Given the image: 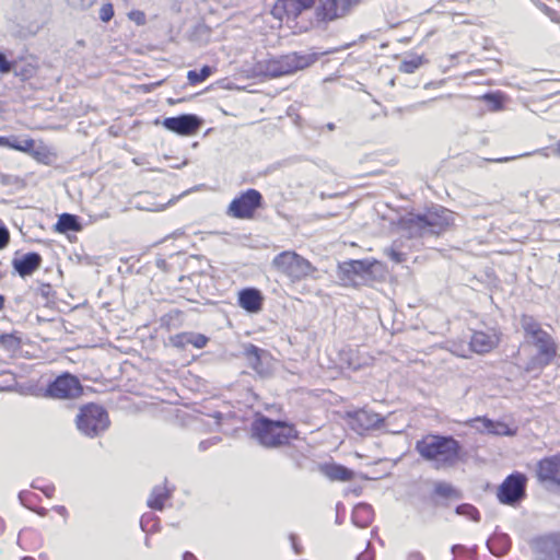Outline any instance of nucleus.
<instances>
[{
    "label": "nucleus",
    "mask_w": 560,
    "mask_h": 560,
    "mask_svg": "<svg viewBox=\"0 0 560 560\" xmlns=\"http://www.w3.org/2000/svg\"><path fill=\"white\" fill-rule=\"evenodd\" d=\"M415 450L435 469L453 468L463 459V445L453 435L427 434L416 442Z\"/></svg>",
    "instance_id": "f257e3e1"
},
{
    "label": "nucleus",
    "mask_w": 560,
    "mask_h": 560,
    "mask_svg": "<svg viewBox=\"0 0 560 560\" xmlns=\"http://www.w3.org/2000/svg\"><path fill=\"white\" fill-rule=\"evenodd\" d=\"M454 222L453 212L435 206L423 213H409L400 219V228L409 237L436 236L445 232Z\"/></svg>",
    "instance_id": "f03ea898"
},
{
    "label": "nucleus",
    "mask_w": 560,
    "mask_h": 560,
    "mask_svg": "<svg viewBox=\"0 0 560 560\" xmlns=\"http://www.w3.org/2000/svg\"><path fill=\"white\" fill-rule=\"evenodd\" d=\"M252 436L264 447L276 448L298 438L294 425L258 415L250 424Z\"/></svg>",
    "instance_id": "7ed1b4c3"
},
{
    "label": "nucleus",
    "mask_w": 560,
    "mask_h": 560,
    "mask_svg": "<svg viewBox=\"0 0 560 560\" xmlns=\"http://www.w3.org/2000/svg\"><path fill=\"white\" fill-rule=\"evenodd\" d=\"M317 60L316 54L291 52L278 58L257 62L253 71L265 78H279L310 67Z\"/></svg>",
    "instance_id": "20e7f679"
},
{
    "label": "nucleus",
    "mask_w": 560,
    "mask_h": 560,
    "mask_svg": "<svg viewBox=\"0 0 560 560\" xmlns=\"http://www.w3.org/2000/svg\"><path fill=\"white\" fill-rule=\"evenodd\" d=\"M382 271V264L376 259H350L338 266V278L345 285L357 287L375 278V271Z\"/></svg>",
    "instance_id": "39448f33"
},
{
    "label": "nucleus",
    "mask_w": 560,
    "mask_h": 560,
    "mask_svg": "<svg viewBox=\"0 0 560 560\" xmlns=\"http://www.w3.org/2000/svg\"><path fill=\"white\" fill-rule=\"evenodd\" d=\"M79 432L88 438H96L103 434L110 421L107 411L100 405L86 404L82 406L75 417Z\"/></svg>",
    "instance_id": "423d86ee"
},
{
    "label": "nucleus",
    "mask_w": 560,
    "mask_h": 560,
    "mask_svg": "<svg viewBox=\"0 0 560 560\" xmlns=\"http://www.w3.org/2000/svg\"><path fill=\"white\" fill-rule=\"evenodd\" d=\"M272 266L293 282L301 281L315 270L307 259L291 250H284L276 255L272 259Z\"/></svg>",
    "instance_id": "0eeeda50"
},
{
    "label": "nucleus",
    "mask_w": 560,
    "mask_h": 560,
    "mask_svg": "<svg viewBox=\"0 0 560 560\" xmlns=\"http://www.w3.org/2000/svg\"><path fill=\"white\" fill-rule=\"evenodd\" d=\"M537 351L524 365L526 373H535L538 376L541 371L548 366L557 355L558 346L550 334L540 337L538 340L529 342Z\"/></svg>",
    "instance_id": "6e6552de"
},
{
    "label": "nucleus",
    "mask_w": 560,
    "mask_h": 560,
    "mask_svg": "<svg viewBox=\"0 0 560 560\" xmlns=\"http://www.w3.org/2000/svg\"><path fill=\"white\" fill-rule=\"evenodd\" d=\"M362 0H316L315 19L317 23H328L348 16Z\"/></svg>",
    "instance_id": "1a4fd4ad"
},
{
    "label": "nucleus",
    "mask_w": 560,
    "mask_h": 560,
    "mask_svg": "<svg viewBox=\"0 0 560 560\" xmlns=\"http://www.w3.org/2000/svg\"><path fill=\"white\" fill-rule=\"evenodd\" d=\"M262 202V195L257 189L248 188L230 202L226 214L234 219H252Z\"/></svg>",
    "instance_id": "9d476101"
},
{
    "label": "nucleus",
    "mask_w": 560,
    "mask_h": 560,
    "mask_svg": "<svg viewBox=\"0 0 560 560\" xmlns=\"http://www.w3.org/2000/svg\"><path fill=\"white\" fill-rule=\"evenodd\" d=\"M82 393L83 387L80 380L68 372L58 375L45 388V396L54 399H74Z\"/></svg>",
    "instance_id": "9b49d317"
},
{
    "label": "nucleus",
    "mask_w": 560,
    "mask_h": 560,
    "mask_svg": "<svg viewBox=\"0 0 560 560\" xmlns=\"http://www.w3.org/2000/svg\"><path fill=\"white\" fill-rule=\"evenodd\" d=\"M526 477L522 472L509 475L498 489V499L506 505H515L526 495Z\"/></svg>",
    "instance_id": "f8f14e48"
},
{
    "label": "nucleus",
    "mask_w": 560,
    "mask_h": 560,
    "mask_svg": "<svg viewBox=\"0 0 560 560\" xmlns=\"http://www.w3.org/2000/svg\"><path fill=\"white\" fill-rule=\"evenodd\" d=\"M384 417L370 409H359L348 412L347 422L355 433L363 435L371 430H377L384 424Z\"/></svg>",
    "instance_id": "ddd939ff"
},
{
    "label": "nucleus",
    "mask_w": 560,
    "mask_h": 560,
    "mask_svg": "<svg viewBox=\"0 0 560 560\" xmlns=\"http://www.w3.org/2000/svg\"><path fill=\"white\" fill-rule=\"evenodd\" d=\"M202 119L195 114H180L174 117H166L162 126L179 136H192L201 127Z\"/></svg>",
    "instance_id": "4468645a"
},
{
    "label": "nucleus",
    "mask_w": 560,
    "mask_h": 560,
    "mask_svg": "<svg viewBox=\"0 0 560 560\" xmlns=\"http://www.w3.org/2000/svg\"><path fill=\"white\" fill-rule=\"evenodd\" d=\"M537 560H560V535L550 534L537 537L532 544Z\"/></svg>",
    "instance_id": "2eb2a0df"
},
{
    "label": "nucleus",
    "mask_w": 560,
    "mask_h": 560,
    "mask_svg": "<svg viewBox=\"0 0 560 560\" xmlns=\"http://www.w3.org/2000/svg\"><path fill=\"white\" fill-rule=\"evenodd\" d=\"M243 355L248 365L259 375H267L271 372V355L269 351L253 343L244 346Z\"/></svg>",
    "instance_id": "dca6fc26"
},
{
    "label": "nucleus",
    "mask_w": 560,
    "mask_h": 560,
    "mask_svg": "<svg viewBox=\"0 0 560 560\" xmlns=\"http://www.w3.org/2000/svg\"><path fill=\"white\" fill-rule=\"evenodd\" d=\"M536 476L541 483L560 487V454L541 458L537 463Z\"/></svg>",
    "instance_id": "f3484780"
},
{
    "label": "nucleus",
    "mask_w": 560,
    "mask_h": 560,
    "mask_svg": "<svg viewBox=\"0 0 560 560\" xmlns=\"http://www.w3.org/2000/svg\"><path fill=\"white\" fill-rule=\"evenodd\" d=\"M315 5L316 0H278L272 8V14L280 20L283 18H296L304 10Z\"/></svg>",
    "instance_id": "a211bd4d"
},
{
    "label": "nucleus",
    "mask_w": 560,
    "mask_h": 560,
    "mask_svg": "<svg viewBox=\"0 0 560 560\" xmlns=\"http://www.w3.org/2000/svg\"><path fill=\"white\" fill-rule=\"evenodd\" d=\"M500 342L497 334H488L485 331H474L469 341L470 349L478 353L483 354L490 352Z\"/></svg>",
    "instance_id": "6ab92c4d"
},
{
    "label": "nucleus",
    "mask_w": 560,
    "mask_h": 560,
    "mask_svg": "<svg viewBox=\"0 0 560 560\" xmlns=\"http://www.w3.org/2000/svg\"><path fill=\"white\" fill-rule=\"evenodd\" d=\"M42 260V256L38 253L30 252L21 258H14L12 266L14 270L24 278L35 272L40 267Z\"/></svg>",
    "instance_id": "aec40b11"
},
{
    "label": "nucleus",
    "mask_w": 560,
    "mask_h": 560,
    "mask_svg": "<svg viewBox=\"0 0 560 560\" xmlns=\"http://www.w3.org/2000/svg\"><path fill=\"white\" fill-rule=\"evenodd\" d=\"M262 294L258 289L246 288L238 293V305L248 313H257L262 307Z\"/></svg>",
    "instance_id": "412c9836"
},
{
    "label": "nucleus",
    "mask_w": 560,
    "mask_h": 560,
    "mask_svg": "<svg viewBox=\"0 0 560 560\" xmlns=\"http://www.w3.org/2000/svg\"><path fill=\"white\" fill-rule=\"evenodd\" d=\"M374 518L373 508L364 502L358 503L353 510L351 515V521L353 525L360 528H366L371 525Z\"/></svg>",
    "instance_id": "4be33fe9"
},
{
    "label": "nucleus",
    "mask_w": 560,
    "mask_h": 560,
    "mask_svg": "<svg viewBox=\"0 0 560 560\" xmlns=\"http://www.w3.org/2000/svg\"><path fill=\"white\" fill-rule=\"evenodd\" d=\"M521 326L527 342H532V340H538L540 337H544L548 334L541 328V325L532 315H522Z\"/></svg>",
    "instance_id": "5701e85b"
},
{
    "label": "nucleus",
    "mask_w": 560,
    "mask_h": 560,
    "mask_svg": "<svg viewBox=\"0 0 560 560\" xmlns=\"http://www.w3.org/2000/svg\"><path fill=\"white\" fill-rule=\"evenodd\" d=\"M322 472L332 481H349L353 478V470L340 464H326L320 468Z\"/></svg>",
    "instance_id": "b1692460"
},
{
    "label": "nucleus",
    "mask_w": 560,
    "mask_h": 560,
    "mask_svg": "<svg viewBox=\"0 0 560 560\" xmlns=\"http://www.w3.org/2000/svg\"><path fill=\"white\" fill-rule=\"evenodd\" d=\"M487 547L493 556L501 557L510 550L511 539L506 534L494 533L488 538Z\"/></svg>",
    "instance_id": "393cba45"
},
{
    "label": "nucleus",
    "mask_w": 560,
    "mask_h": 560,
    "mask_svg": "<svg viewBox=\"0 0 560 560\" xmlns=\"http://www.w3.org/2000/svg\"><path fill=\"white\" fill-rule=\"evenodd\" d=\"M172 495V490L168 489L165 485H158L153 487L147 504L150 509L162 511L164 509V503Z\"/></svg>",
    "instance_id": "a878e982"
},
{
    "label": "nucleus",
    "mask_w": 560,
    "mask_h": 560,
    "mask_svg": "<svg viewBox=\"0 0 560 560\" xmlns=\"http://www.w3.org/2000/svg\"><path fill=\"white\" fill-rule=\"evenodd\" d=\"M55 229L59 233L78 232L81 230V223L75 214L66 212L59 215Z\"/></svg>",
    "instance_id": "bb28decb"
},
{
    "label": "nucleus",
    "mask_w": 560,
    "mask_h": 560,
    "mask_svg": "<svg viewBox=\"0 0 560 560\" xmlns=\"http://www.w3.org/2000/svg\"><path fill=\"white\" fill-rule=\"evenodd\" d=\"M176 346L192 345L197 349H202L208 343V337L202 334L184 332L176 335Z\"/></svg>",
    "instance_id": "cd10ccee"
},
{
    "label": "nucleus",
    "mask_w": 560,
    "mask_h": 560,
    "mask_svg": "<svg viewBox=\"0 0 560 560\" xmlns=\"http://www.w3.org/2000/svg\"><path fill=\"white\" fill-rule=\"evenodd\" d=\"M477 421L482 422L483 430H486L490 434L502 436H510L514 434V431L511 430L510 427L504 422L492 421L488 418H477Z\"/></svg>",
    "instance_id": "c85d7f7f"
},
{
    "label": "nucleus",
    "mask_w": 560,
    "mask_h": 560,
    "mask_svg": "<svg viewBox=\"0 0 560 560\" xmlns=\"http://www.w3.org/2000/svg\"><path fill=\"white\" fill-rule=\"evenodd\" d=\"M140 527L147 535L154 534L160 530V518L153 512H147L140 518Z\"/></svg>",
    "instance_id": "c756f323"
},
{
    "label": "nucleus",
    "mask_w": 560,
    "mask_h": 560,
    "mask_svg": "<svg viewBox=\"0 0 560 560\" xmlns=\"http://www.w3.org/2000/svg\"><path fill=\"white\" fill-rule=\"evenodd\" d=\"M21 337L16 332L1 334L0 348L9 352H16L21 349Z\"/></svg>",
    "instance_id": "7c9ffc66"
},
{
    "label": "nucleus",
    "mask_w": 560,
    "mask_h": 560,
    "mask_svg": "<svg viewBox=\"0 0 560 560\" xmlns=\"http://www.w3.org/2000/svg\"><path fill=\"white\" fill-rule=\"evenodd\" d=\"M213 72L210 66H203L200 70H190L187 73L189 84L196 85L207 80Z\"/></svg>",
    "instance_id": "2f4dec72"
},
{
    "label": "nucleus",
    "mask_w": 560,
    "mask_h": 560,
    "mask_svg": "<svg viewBox=\"0 0 560 560\" xmlns=\"http://www.w3.org/2000/svg\"><path fill=\"white\" fill-rule=\"evenodd\" d=\"M434 492L442 498H462L460 491L447 482H438L434 487Z\"/></svg>",
    "instance_id": "473e14b6"
},
{
    "label": "nucleus",
    "mask_w": 560,
    "mask_h": 560,
    "mask_svg": "<svg viewBox=\"0 0 560 560\" xmlns=\"http://www.w3.org/2000/svg\"><path fill=\"white\" fill-rule=\"evenodd\" d=\"M481 100L488 104L492 112H498L503 108L504 96L500 92H488L481 96Z\"/></svg>",
    "instance_id": "72a5a7b5"
},
{
    "label": "nucleus",
    "mask_w": 560,
    "mask_h": 560,
    "mask_svg": "<svg viewBox=\"0 0 560 560\" xmlns=\"http://www.w3.org/2000/svg\"><path fill=\"white\" fill-rule=\"evenodd\" d=\"M456 514L465 516L474 522L480 521V513L478 509L469 503H462L455 509Z\"/></svg>",
    "instance_id": "f704fd0d"
},
{
    "label": "nucleus",
    "mask_w": 560,
    "mask_h": 560,
    "mask_svg": "<svg viewBox=\"0 0 560 560\" xmlns=\"http://www.w3.org/2000/svg\"><path fill=\"white\" fill-rule=\"evenodd\" d=\"M0 184L7 187L22 189L26 186L25 179L18 175L0 173Z\"/></svg>",
    "instance_id": "c9c22d12"
},
{
    "label": "nucleus",
    "mask_w": 560,
    "mask_h": 560,
    "mask_svg": "<svg viewBox=\"0 0 560 560\" xmlns=\"http://www.w3.org/2000/svg\"><path fill=\"white\" fill-rule=\"evenodd\" d=\"M35 147V141L31 138L19 139L12 136L11 149L31 154Z\"/></svg>",
    "instance_id": "e433bc0d"
},
{
    "label": "nucleus",
    "mask_w": 560,
    "mask_h": 560,
    "mask_svg": "<svg viewBox=\"0 0 560 560\" xmlns=\"http://www.w3.org/2000/svg\"><path fill=\"white\" fill-rule=\"evenodd\" d=\"M384 253L396 264H401L407 260V255L399 249L397 241H395L390 247L385 248Z\"/></svg>",
    "instance_id": "4c0bfd02"
},
{
    "label": "nucleus",
    "mask_w": 560,
    "mask_h": 560,
    "mask_svg": "<svg viewBox=\"0 0 560 560\" xmlns=\"http://www.w3.org/2000/svg\"><path fill=\"white\" fill-rule=\"evenodd\" d=\"M19 500L21 504L28 510H34V506H36V503L39 501V497L28 490H22L19 493Z\"/></svg>",
    "instance_id": "58836bf2"
},
{
    "label": "nucleus",
    "mask_w": 560,
    "mask_h": 560,
    "mask_svg": "<svg viewBox=\"0 0 560 560\" xmlns=\"http://www.w3.org/2000/svg\"><path fill=\"white\" fill-rule=\"evenodd\" d=\"M31 155L39 163L46 165L50 163L51 153L46 145L34 147Z\"/></svg>",
    "instance_id": "ea45409f"
},
{
    "label": "nucleus",
    "mask_w": 560,
    "mask_h": 560,
    "mask_svg": "<svg viewBox=\"0 0 560 560\" xmlns=\"http://www.w3.org/2000/svg\"><path fill=\"white\" fill-rule=\"evenodd\" d=\"M422 57L419 56L404 60L399 66V70L404 73H413L422 65Z\"/></svg>",
    "instance_id": "a19ab883"
},
{
    "label": "nucleus",
    "mask_w": 560,
    "mask_h": 560,
    "mask_svg": "<svg viewBox=\"0 0 560 560\" xmlns=\"http://www.w3.org/2000/svg\"><path fill=\"white\" fill-rule=\"evenodd\" d=\"M534 4L546 14L552 22L560 24V14L540 0H532Z\"/></svg>",
    "instance_id": "79ce46f5"
},
{
    "label": "nucleus",
    "mask_w": 560,
    "mask_h": 560,
    "mask_svg": "<svg viewBox=\"0 0 560 560\" xmlns=\"http://www.w3.org/2000/svg\"><path fill=\"white\" fill-rule=\"evenodd\" d=\"M33 489L42 491L47 498H52L55 493V486L51 483H45L40 478L33 480L31 483Z\"/></svg>",
    "instance_id": "37998d69"
},
{
    "label": "nucleus",
    "mask_w": 560,
    "mask_h": 560,
    "mask_svg": "<svg viewBox=\"0 0 560 560\" xmlns=\"http://www.w3.org/2000/svg\"><path fill=\"white\" fill-rule=\"evenodd\" d=\"M435 98H432V100H428V101H422V102H418V103H415V104H411L405 108L402 107H397L395 109V112L397 113H402V112H407V113H412V112H416L424 106H427L429 103L433 102Z\"/></svg>",
    "instance_id": "c03bdc74"
},
{
    "label": "nucleus",
    "mask_w": 560,
    "mask_h": 560,
    "mask_svg": "<svg viewBox=\"0 0 560 560\" xmlns=\"http://www.w3.org/2000/svg\"><path fill=\"white\" fill-rule=\"evenodd\" d=\"M113 16H114L113 5L110 3L103 4L100 10V19L103 22H108L112 20Z\"/></svg>",
    "instance_id": "a18cd8bd"
},
{
    "label": "nucleus",
    "mask_w": 560,
    "mask_h": 560,
    "mask_svg": "<svg viewBox=\"0 0 560 560\" xmlns=\"http://www.w3.org/2000/svg\"><path fill=\"white\" fill-rule=\"evenodd\" d=\"M10 242V232L5 224L0 220V249L7 247Z\"/></svg>",
    "instance_id": "49530a36"
},
{
    "label": "nucleus",
    "mask_w": 560,
    "mask_h": 560,
    "mask_svg": "<svg viewBox=\"0 0 560 560\" xmlns=\"http://www.w3.org/2000/svg\"><path fill=\"white\" fill-rule=\"evenodd\" d=\"M13 68V62L9 61L5 55L0 51V72L9 73Z\"/></svg>",
    "instance_id": "de8ad7c7"
},
{
    "label": "nucleus",
    "mask_w": 560,
    "mask_h": 560,
    "mask_svg": "<svg viewBox=\"0 0 560 560\" xmlns=\"http://www.w3.org/2000/svg\"><path fill=\"white\" fill-rule=\"evenodd\" d=\"M221 441V438L220 436H213V438H210L208 440H203L199 443V448L201 451H206L207 448H209L210 446L212 445H215L218 444L219 442Z\"/></svg>",
    "instance_id": "09e8293b"
},
{
    "label": "nucleus",
    "mask_w": 560,
    "mask_h": 560,
    "mask_svg": "<svg viewBox=\"0 0 560 560\" xmlns=\"http://www.w3.org/2000/svg\"><path fill=\"white\" fill-rule=\"evenodd\" d=\"M52 287L49 283H42L38 287V293L45 299H49L52 295Z\"/></svg>",
    "instance_id": "8fccbe9b"
},
{
    "label": "nucleus",
    "mask_w": 560,
    "mask_h": 560,
    "mask_svg": "<svg viewBox=\"0 0 560 560\" xmlns=\"http://www.w3.org/2000/svg\"><path fill=\"white\" fill-rule=\"evenodd\" d=\"M345 512H346L345 505L341 502H338L336 504V523L338 525L342 524Z\"/></svg>",
    "instance_id": "3c124183"
},
{
    "label": "nucleus",
    "mask_w": 560,
    "mask_h": 560,
    "mask_svg": "<svg viewBox=\"0 0 560 560\" xmlns=\"http://www.w3.org/2000/svg\"><path fill=\"white\" fill-rule=\"evenodd\" d=\"M95 1L96 0H69V2L73 7H78L81 9H88V8L92 7Z\"/></svg>",
    "instance_id": "603ef678"
},
{
    "label": "nucleus",
    "mask_w": 560,
    "mask_h": 560,
    "mask_svg": "<svg viewBox=\"0 0 560 560\" xmlns=\"http://www.w3.org/2000/svg\"><path fill=\"white\" fill-rule=\"evenodd\" d=\"M130 18L136 21L138 25L144 24L145 15L142 11H132L130 13Z\"/></svg>",
    "instance_id": "864d4df0"
},
{
    "label": "nucleus",
    "mask_w": 560,
    "mask_h": 560,
    "mask_svg": "<svg viewBox=\"0 0 560 560\" xmlns=\"http://www.w3.org/2000/svg\"><path fill=\"white\" fill-rule=\"evenodd\" d=\"M137 208L145 211H161L165 208L164 205H153V206H137Z\"/></svg>",
    "instance_id": "5fc2aeb1"
},
{
    "label": "nucleus",
    "mask_w": 560,
    "mask_h": 560,
    "mask_svg": "<svg viewBox=\"0 0 560 560\" xmlns=\"http://www.w3.org/2000/svg\"><path fill=\"white\" fill-rule=\"evenodd\" d=\"M155 266H156L159 269L163 270V271H167L168 264H167L166 259H164V258H162V257H159V258H156V260H155Z\"/></svg>",
    "instance_id": "6e6d98bb"
},
{
    "label": "nucleus",
    "mask_w": 560,
    "mask_h": 560,
    "mask_svg": "<svg viewBox=\"0 0 560 560\" xmlns=\"http://www.w3.org/2000/svg\"><path fill=\"white\" fill-rule=\"evenodd\" d=\"M11 141H12V136L11 137L0 136V147L11 148Z\"/></svg>",
    "instance_id": "4d7b16f0"
},
{
    "label": "nucleus",
    "mask_w": 560,
    "mask_h": 560,
    "mask_svg": "<svg viewBox=\"0 0 560 560\" xmlns=\"http://www.w3.org/2000/svg\"><path fill=\"white\" fill-rule=\"evenodd\" d=\"M357 560H373V556L368 550L358 555Z\"/></svg>",
    "instance_id": "13d9d810"
},
{
    "label": "nucleus",
    "mask_w": 560,
    "mask_h": 560,
    "mask_svg": "<svg viewBox=\"0 0 560 560\" xmlns=\"http://www.w3.org/2000/svg\"><path fill=\"white\" fill-rule=\"evenodd\" d=\"M551 153L555 156L560 158V139L556 142L555 147L551 149Z\"/></svg>",
    "instance_id": "bf43d9fd"
},
{
    "label": "nucleus",
    "mask_w": 560,
    "mask_h": 560,
    "mask_svg": "<svg viewBox=\"0 0 560 560\" xmlns=\"http://www.w3.org/2000/svg\"><path fill=\"white\" fill-rule=\"evenodd\" d=\"M407 560H424V558L419 552H412L408 556Z\"/></svg>",
    "instance_id": "052dcab7"
},
{
    "label": "nucleus",
    "mask_w": 560,
    "mask_h": 560,
    "mask_svg": "<svg viewBox=\"0 0 560 560\" xmlns=\"http://www.w3.org/2000/svg\"><path fill=\"white\" fill-rule=\"evenodd\" d=\"M183 560H198L196 556L190 551H185L183 555Z\"/></svg>",
    "instance_id": "680f3d73"
},
{
    "label": "nucleus",
    "mask_w": 560,
    "mask_h": 560,
    "mask_svg": "<svg viewBox=\"0 0 560 560\" xmlns=\"http://www.w3.org/2000/svg\"><path fill=\"white\" fill-rule=\"evenodd\" d=\"M34 512H36L40 516H46L47 510L45 508H36L34 506Z\"/></svg>",
    "instance_id": "e2e57ef3"
},
{
    "label": "nucleus",
    "mask_w": 560,
    "mask_h": 560,
    "mask_svg": "<svg viewBox=\"0 0 560 560\" xmlns=\"http://www.w3.org/2000/svg\"><path fill=\"white\" fill-rule=\"evenodd\" d=\"M536 199L540 203V206H545V202L547 200V196H542V195L537 192L536 194Z\"/></svg>",
    "instance_id": "0e129e2a"
},
{
    "label": "nucleus",
    "mask_w": 560,
    "mask_h": 560,
    "mask_svg": "<svg viewBox=\"0 0 560 560\" xmlns=\"http://www.w3.org/2000/svg\"><path fill=\"white\" fill-rule=\"evenodd\" d=\"M59 514L61 515H66L67 514V509L63 506V505H58V506H55L54 508Z\"/></svg>",
    "instance_id": "69168bd1"
},
{
    "label": "nucleus",
    "mask_w": 560,
    "mask_h": 560,
    "mask_svg": "<svg viewBox=\"0 0 560 560\" xmlns=\"http://www.w3.org/2000/svg\"><path fill=\"white\" fill-rule=\"evenodd\" d=\"M291 540H292V547H293L294 551H295L296 553H300V552H301V550H300V548H299V546H298V544H296V541H295V537H294L293 535L291 536Z\"/></svg>",
    "instance_id": "338daca9"
},
{
    "label": "nucleus",
    "mask_w": 560,
    "mask_h": 560,
    "mask_svg": "<svg viewBox=\"0 0 560 560\" xmlns=\"http://www.w3.org/2000/svg\"><path fill=\"white\" fill-rule=\"evenodd\" d=\"M463 549H464V546H462V545H454L452 547V552L456 553V551H459V550H463Z\"/></svg>",
    "instance_id": "774afa93"
}]
</instances>
